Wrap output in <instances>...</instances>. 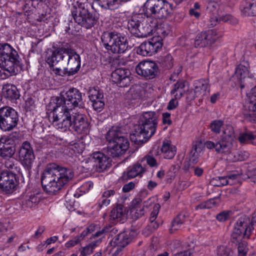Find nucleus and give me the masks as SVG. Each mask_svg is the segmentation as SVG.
Instances as JSON below:
<instances>
[{"label":"nucleus","instance_id":"4","mask_svg":"<svg viewBox=\"0 0 256 256\" xmlns=\"http://www.w3.org/2000/svg\"><path fill=\"white\" fill-rule=\"evenodd\" d=\"M158 114L155 112H144L140 117L138 124L134 126L130 138L136 144L142 145L146 142L156 132Z\"/></svg>","mask_w":256,"mask_h":256},{"label":"nucleus","instance_id":"20","mask_svg":"<svg viewBox=\"0 0 256 256\" xmlns=\"http://www.w3.org/2000/svg\"><path fill=\"white\" fill-rule=\"evenodd\" d=\"M50 54L46 56L45 60L49 66L51 74H54L56 76H58L61 77H69L74 76L68 68H64L63 69L55 68L54 65V62H56V63H58L61 60H58V58H57L58 56L54 54V52L52 49L50 50Z\"/></svg>","mask_w":256,"mask_h":256},{"label":"nucleus","instance_id":"17","mask_svg":"<svg viewBox=\"0 0 256 256\" xmlns=\"http://www.w3.org/2000/svg\"><path fill=\"white\" fill-rule=\"evenodd\" d=\"M136 71L138 74L146 80L155 78L159 74L157 64L151 60H143L140 62L136 67Z\"/></svg>","mask_w":256,"mask_h":256},{"label":"nucleus","instance_id":"26","mask_svg":"<svg viewBox=\"0 0 256 256\" xmlns=\"http://www.w3.org/2000/svg\"><path fill=\"white\" fill-rule=\"evenodd\" d=\"M96 226L94 224H91L88 226L80 236H77L72 240H70L66 244V246L68 248L74 246L78 244L88 234H91L95 230Z\"/></svg>","mask_w":256,"mask_h":256},{"label":"nucleus","instance_id":"43","mask_svg":"<svg viewBox=\"0 0 256 256\" xmlns=\"http://www.w3.org/2000/svg\"><path fill=\"white\" fill-rule=\"evenodd\" d=\"M22 10L25 13V15L29 16L34 12V8H32V0H26L22 7Z\"/></svg>","mask_w":256,"mask_h":256},{"label":"nucleus","instance_id":"5","mask_svg":"<svg viewBox=\"0 0 256 256\" xmlns=\"http://www.w3.org/2000/svg\"><path fill=\"white\" fill-rule=\"evenodd\" d=\"M71 10L76 23L86 29L98 24L100 14L88 0H74Z\"/></svg>","mask_w":256,"mask_h":256},{"label":"nucleus","instance_id":"64","mask_svg":"<svg viewBox=\"0 0 256 256\" xmlns=\"http://www.w3.org/2000/svg\"><path fill=\"white\" fill-rule=\"evenodd\" d=\"M194 166L190 162V160L184 162L183 169L186 172L189 171L190 169H194Z\"/></svg>","mask_w":256,"mask_h":256},{"label":"nucleus","instance_id":"1","mask_svg":"<svg viewBox=\"0 0 256 256\" xmlns=\"http://www.w3.org/2000/svg\"><path fill=\"white\" fill-rule=\"evenodd\" d=\"M174 9L166 0H147L144 4V14H132L128 20V29L136 37H148L152 33V28L146 24V16L165 20L172 16Z\"/></svg>","mask_w":256,"mask_h":256},{"label":"nucleus","instance_id":"48","mask_svg":"<svg viewBox=\"0 0 256 256\" xmlns=\"http://www.w3.org/2000/svg\"><path fill=\"white\" fill-rule=\"evenodd\" d=\"M220 20L224 22H228L232 24H236L238 23V20L230 14H226L220 18Z\"/></svg>","mask_w":256,"mask_h":256},{"label":"nucleus","instance_id":"45","mask_svg":"<svg viewBox=\"0 0 256 256\" xmlns=\"http://www.w3.org/2000/svg\"><path fill=\"white\" fill-rule=\"evenodd\" d=\"M88 94L90 100H94L96 96H100V94H104V92L98 86H94L89 90Z\"/></svg>","mask_w":256,"mask_h":256},{"label":"nucleus","instance_id":"16","mask_svg":"<svg viewBox=\"0 0 256 256\" xmlns=\"http://www.w3.org/2000/svg\"><path fill=\"white\" fill-rule=\"evenodd\" d=\"M19 184L17 174L14 172L0 171V190L6 194L14 192Z\"/></svg>","mask_w":256,"mask_h":256},{"label":"nucleus","instance_id":"42","mask_svg":"<svg viewBox=\"0 0 256 256\" xmlns=\"http://www.w3.org/2000/svg\"><path fill=\"white\" fill-rule=\"evenodd\" d=\"M12 47L6 42L0 43V62H2L3 56L12 50Z\"/></svg>","mask_w":256,"mask_h":256},{"label":"nucleus","instance_id":"60","mask_svg":"<svg viewBox=\"0 0 256 256\" xmlns=\"http://www.w3.org/2000/svg\"><path fill=\"white\" fill-rule=\"evenodd\" d=\"M135 184L133 182H130L128 184H125L122 188V191L124 192H130L134 188Z\"/></svg>","mask_w":256,"mask_h":256},{"label":"nucleus","instance_id":"61","mask_svg":"<svg viewBox=\"0 0 256 256\" xmlns=\"http://www.w3.org/2000/svg\"><path fill=\"white\" fill-rule=\"evenodd\" d=\"M238 250V256H246V251L242 244H239Z\"/></svg>","mask_w":256,"mask_h":256},{"label":"nucleus","instance_id":"54","mask_svg":"<svg viewBox=\"0 0 256 256\" xmlns=\"http://www.w3.org/2000/svg\"><path fill=\"white\" fill-rule=\"evenodd\" d=\"M248 156V154L246 152H238L234 155L235 160L238 161H243Z\"/></svg>","mask_w":256,"mask_h":256},{"label":"nucleus","instance_id":"31","mask_svg":"<svg viewBox=\"0 0 256 256\" xmlns=\"http://www.w3.org/2000/svg\"><path fill=\"white\" fill-rule=\"evenodd\" d=\"M185 82L184 80L178 81L174 86L172 89L171 90L170 93L174 95L175 98H180L184 94L185 90Z\"/></svg>","mask_w":256,"mask_h":256},{"label":"nucleus","instance_id":"58","mask_svg":"<svg viewBox=\"0 0 256 256\" xmlns=\"http://www.w3.org/2000/svg\"><path fill=\"white\" fill-rule=\"evenodd\" d=\"M132 168L133 170L136 172V174L138 176L142 174L145 171L144 168L140 164H134Z\"/></svg>","mask_w":256,"mask_h":256},{"label":"nucleus","instance_id":"27","mask_svg":"<svg viewBox=\"0 0 256 256\" xmlns=\"http://www.w3.org/2000/svg\"><path fill=\"white\" fill-rule=\"evenodd\" d=\"M242 14L246 16H256V0L244 1L240 7Z\"/></svg>","mask_w":256,"mask_h":256},{"label":"nucleus","instance_id":"35","mask_svg":"<svg viewBox=\"0 0 256 256\" xmlns=\"http://www.w3.org/2000/svg\"><path fill=\"white\" fill-rule=\"evenodd\" d=\"M220 196L210 198L205 202H202L196 206V210L212 208L220 202Z\"/></svg>","mask_w":256,"mask_h":256},{"label":"nucleus","instance_id":"34","mask_svg":"<svg viewBox=\"0 0 256 256\" xmlns=\"http://www.w3.org/2000/svg\"><path fill=\"white\" fill-rule=\"evenodd\" d=\"M157 62L164 70H169L173 66V58L170 54H166V56L160 58Z\"/></svg>","mask_w":256,"mask_h":256},{"label":"nucleus","instance_id":"15","mask_svg":"<svg viewBox=\"0 0 256 256\" xmlns=\"http://www.w3.org/2000/svg\"><path fill=\"white\" fill-rule=\"evenodd\" d=\"M253 225L252 221H250L248 217L240 218L234 226L232 238L238 242L242 238H248L254 230Z\"/></svg>","mask_w":256,"mask_h":256},{"label":"nucleus","instance_id":"56","mask_svg":"<svg viewBox=\"0 0 256 256\" xmlns=\"http://www.w3.org/2000/svg\"><path fill=\"white\" fill-rule=\"evenodd\" d=\"M159 226L160 223L157 220H154L152 222H150V224L148 225L146 230H149L150 233H152L156 230Z\"/></svg>","mask_w":256,"mask_h":256},{"label":"nucleus","instance_id":"47","mask_svg":"<svg viewBox=\"0 0 256 256\" xmlns=\"http://www.w3.org/2000/svg\"><path fill=\"white\" fill-rule=\"evenodd\" d=\"M36 108L35 101L32 97L28 98L25 100L24 108L28 111H31Z\"/></svg>","mask_w":256,"mask_h":256},{"label":"nucleus","instance_id":"11","mask_svg":"<svg viewBox=\"0 0 256 256\" xmlns=\"http://www.w3.org/2000/svg\"><path fill=\"white\" fill-rule=\"evenodd\" d=\"M20 134L12 132L0 137V158L4 160L12 158L16 152V146L18 142Z\"/></svg>","mask_w":256,"mask_h":256},{"label":"nucleus","instance_id":"57","mask_svg":"<svg viewBox=\"0 0 256 256\" xmlns=\"http://www.w3.org/2000/svg\"><path fill=\"white\" fill-rule=\"evenodd\" d=\"M219 180V184H214V185L217 186H221L228 184L227 176L217 177Z\"/></svg>","mask_w":256,"mask_h":256},{"label":"nucleus","instance_id":"63","mask_svg":"<svg viewBox=\"0 0 256 256\" xmlns=\"http://www.w3.org/2000/svg\"><path fill=\"white\" fill-rule=\"evenodd\" d=\"M178 106V102L174 99H172L168 102L167 108L168 110H172L176 108Z\"/></svg>","mask_w":256,"mask_h":256},{"label":"nucleus","instance_id":"29","mask_svg":"<svg viewBox=\"0 0 256 256\" xmlns=\"http://www.w3.org/2000/svg\"><path fill=\"white\" fill-rule=\"evenodd\" d=\"M203 146L202 143L196 142L192 145L190 152V161L195 166L198 162L200 154L202 150Z\"/></svg>","mask_w":256,"mask_h":256},{"label":"nucleus","instance_id":"38","mask_svg":"<svg viewBox=\"0 0 256 256\" xmlns=\"http://www.w3.org/2000/svg\"><path fill=\"white\" fill-rule=\"evenodd\" d=\"M40 202V198L35 195H30L29 197L22 202L24 206L27 208H32L38 204Z\"/></svg>","mask_w":256,"mask_h":256},{"label":"nucleus","instance_id":"51","mask_svg":"<svg viewBox=\"0 0 256 256\" xmlns=\"http://www.w3.org/2000/svg\"><path fill=\"white\" fill-rule=\"evenodd\" d=\"M207 10H209L210 12L215 11L220 6L219 4L214 0H208L207 1Z\"/></svg>","mask_w":256,"mask_h":256},{"label":"nucleus","instance_id":"18","mask_svg":"<svg viewBox=\"0 0 256 256\" xmlns=\"http://www.w3.org/2000/svg\"><path fill=\"white\" fill-rule=\"evenodd\" d=\"M216 30H210L198 34L194 40L195 48H202L212 46L218 38Z\"/></svg>","mask_w":256,"mask_h":256},{"label":"nucleus","instance_id":"49","mask_svg":"<svg viewBox=\"0 0 256 256\" xmlns=\"http://www.w3.org/2000/svg\"><path fill=\"white\" fill-rule=\"evenodd\" d=\"M92 106L94 110L97 112H100L103 110L104 106V100H100L99 102H92Z\"/></svg>","mask_w":256,"mask_h":256},{"label":"nucleus","instance_id":"3","mask_svg":"<svg viewBox=\"0 0 256 256\" xmlns=\"http://www.w3.org/2000/svg\"><path fill=\"white\" fill-rule=\"evenodd\" d=\"M55 101L50 102L46 106L49 118L56 116L58 111L65 114V112L70 113L76 108H81L84 105L82 92L74 88H70L66 92H61L60 96L56 98Z\"/></svg>","mask_w":256,"mask_h":256},{"label":"nucleus","instance_id":"39","mask_svg":"<svg viewBox=\"0 0 256 256\" xmlns=\"http://www.w3.org/2000/svg\"><path fill=\"white\" fill-rule=\"evenodd\" d=\"M185 220L184 214H180L177 216L173 220L172 223V228L170 230H177L180 226L184 224Z\"/></svg>","mask_w":256,"mask_h":256},{"label":"nucleus","instance_id":"44","mask_svg":"<svg viewBox=\"0 0 256 256\" xmlns=\"http://www.w3.org/2000/svg\"><path fill=\"white\" fill-rule=\"evenodd\" d=\"M4 166L7 169L4 170L14 172V173H16V172L18 171L20 169L17 164H15L14 162L10 160V159L6 160L4 163Z\"/></svg>","mask_w":256,"mask_h":256},{"label":"nucleus","instance_id":"2","mask_svg":"<svg viewBox=\"0 0 256 256\" xmlns=\"http://www.w3.org/2000/svg\"><path fill=\"white\" fill-rule=\"evenodd\" d=\"M72 169L51 163L44 170L41 176V184L44 190L49 194H56L72 179Z\"/></svg>","mask_w":256,"mask_h":256},{"label":"nucleus","instance_id":"30","mask_svg":"<svg viewBox=\"0 0 256 256\" xmlns=\"http://www.w3.org/2000/svg\"><path fill=\"white\" fill-rule=\"evenodd\" d=\"M239 142L244 144H251L256 146V136L251 132H246L240 134Z\"/></svg>","mask_w":256,"mask_h":256},{"label":"nucleus","instance_id":"40","mask_svg":"<svg viewBox=\"0 0 256 256\" xmlns=\"http://www.w3.org/2000/svg\"><path fill=\"white\" fill-rule=\"evenodd\" d=\"M74 22L72 20H65L62 24V29L66 34H69L76 35V32L75 30L71 29L73 27Z\"/></svg>","mask_w":256,"mask_h":256},{"label":"nucleus","instance_id":"32","mask_svg":"<svg viewBox=\"0 0 256 256\" xmlns=\"http://www.w3.org/2000/svg\"><path fill=\"white\" fill-rule=\"evenodd\" d=\"M161 151L164 154V158L168 159L173 158L176 152L175 146L166 142L163 143Z\"/></svg>","mask_w":256,"mask_h":256},{"label":"nucleus","instance_id":"52","mask_svg":"<svg viewBox=\"0 0 256 256\" xmlns=\"http://www.w3.org/2000/svg\"><path fill=\"white\" fill-rule=\"evenodd\" d=\"M138 175L136 174V172L133 170L132 168H129L127 173L124 172L122 176V178L124 180H127L128 179H130L134 178H135Z\"/></svg>","mask_w":256,"mask_h":256},{"label":"nucleus","instance_id":"14","mask_svg":"<svg viewBox=\"0 0 256 256\" xmlns=\"http://www.w3.org/2000/svg\"><path fill=\"white\" fill-rule=\"evenodd\" d=\"M17 154L20 162L30 173L36 158L33 148L30 142H24L20 146Z\"/></svg>","mask_w":256,"mask_h":256},{"label":"nucleus","instance_id":"19","mask_svg":"<svg viewBox=\"0 0 256 256\" xmlns=\"http://www.w3.org/2000/svg\"><path fill=\"white\" fill-rule=\"evenodd\" d=\"M110 160L107 156L100 152H94L90 158V162L94 171L100 172L110 168Z\"/></svg>","mask_w":256,"mask_h":256},{"label":"nucleus","instance_id":"33","mask_svg":"<svg viewBox=\"0 0 256 256\" xmlns=\"http://www.w3.org/2000/svg\"><path fill=\"white\" fill-rule=\"evenodd\" d=\"M126 212V208L122 204H117L116 206L110 212V219L116 220L122 218Z\"/></svg>","mask_w":256,"mask_h":256},{"label":"nucleus","instance_id":"24","mask_svg":"<svg viewBox=\"0 0 256 256\" xmlns=\"http://www.w3.org/2000/svg\"><path fill=\"white\" fill-rule=\"evenodd\" d=\"M132 237L133 235L130 234V232H124L116 236L110 240V244L113 247H120V250H121L122 248H124L130 242ZM118 250L119 248H118Z\"/></svg>","mask_w":256,"mask_h":256},{"label":"nucleus","instance_id":"59","mask_svg":"<svg viewBox=\"0 0 256 256\" xmlns=\"http://www.w3.org/2000/svg\"><path fill=\"white\" fill-rule=\"evenodd\" d=\"M170 114L168 112H164L162 114V122L164 124H168L170 125L172 124V122L170 118Z\"/></svg>","mask_w":256,"mask_h":256},{"label":"nucleus","instance_id":"13","mask_svg":"<svg viewBox=\"0 0 256 256\" xmlns=\"http://www.w3.org/2000/svg\"><path fill=\"white\" fill-rule=\"evenodd\" d=\"M19 120L18 112L12 107L4 106L0 108V128L8 132L16 128Z\"/></svg>","mask_w":256,"mask_h":256},{"label":"nucleus","instance_id":"46","mask_svg":"<svg viewBox=\"0 0 256 256\" xmlns=\"http://www.w3.org/2000/svg\"><path fill=\"white\" fill-rule=\"evenodd\" d=\"M232 213L231 210L222 211L216 215V218L220 222H224L230 218Z\"/></svg>","mask_w":256,"mask_h":256},{"label":"nucleus","instance_id":"28","mask_svg":"<svg viewBox=\"0 0 256 256\" xmlns=\"http://www.w3.org/2000/svg\"><path fill=\"white\" fill-rule=\"evenodd\" d=\"M2 94L4 98L11 101L16 100L20 96L17 88L13 84L5 85L2 88Z\"/></svg>","mask_w":256,"mask_h":256},{"label":"nucleus","instance_id":"25","mask_svg":"<svg viewBox=\"0 0 256 256\" xmlns=\"http://www.w3.org/2000/svg\"><path fill=\"white\" fill-rule=\"evenodd\" d=\"M194 98L207 96L210 94L208 80L200 79L194 81Z\"/></svg>","mask_w":256,"mask_h":256},{"label":"nucleus","instance_id":"37","mask_svg":"<svg viewBox=\"0 0 256 256\" xmlns=\"http://www.w3.org/2000/svg\"><path fill=\"white\" fill-rule=\"evenodd\" d=\"M142 92L140 88H136V86H132L130 88L128 92L127 97L132 102L133 100H136L140 99L142 96Z\"/></svg>","mask_w":256,"mask_h":256},{"label":"nucleus","instance_id":"10","mask_svg":"<svg viewBox=\"0 0 256 256\" xmlns=\"http://www.w3.org/2000/svg\"><path fill=\"white\" fill-rule=\"evenodd\" d=\"M234 138V132L232 126H228L223 131L220 140L214 142L206 141L204 146L208 149H214L218 154H228L230 152Z\"/></svg>","mask_w":256,"mask_h":256},{"label":"nucleus","instance_id":"22","mask_svg":"<svg viewBox=\"0 0 256 256\" xmlns=\"http://www.w3.org/2000/svg\"><path fill=\"white\" fill-rule=\"evenodd\" d=\"M130 72L128 68H116L111 74V80L119 87H126L130 83Z\"/></svg>","mask_w":256,"mask_h":256},{"label":"nucleus","instance_id":"8","mask_svg":"<svg viewBox=\"0 0 256 256\" xmlns=\"http://www.w3.org/2000/svg\"><path fill=\"white\" fill-rule=\"evenodd\" d=\"M106 138L108 142V152L112 158L123 154L129 148L128 138L122 132L120 128H111Z\"/></svg>","mask_w":256,"mask_h":256},{"label":"nucleus","instance_id":"12","mask_svg":"<svg viewBox=\"0 0 256 256\" xmlns=\"http://www.w3.org/2000/svg\"><path fill=\"white\" fill-rule=\"evenodd\" d=\"M0 65L4 70L7 71L10 74L8 76H6L4 74V76L2 77V79L6 78L9 76H15L22 70L21 59L16 50L12 46V50L3 56L2 62H0ZM0 76H2V75Z\"/></svg>","mask_w":256,"mask_h":256},{"label":"nucleus","instance_id":"55","mask_svg":"<svg viewBox=\"0 0 256 256\" xmlns=\"http://www.w3.org/2000/svg\"><path fill=\"white\" fill-rule=\"evenodd\" d=\"M92 248L88 244L82 248L80 250V256H87L93 252Z\"/></svg>","mask_w":256,"mask_h":256},{"label":"nucleus","instance_id":"7","mask_svg":"<svg viewBox=\"0 0 256 256\" xmlns=\"http://www.w3.org/2000/svg\"><path fill=\"white\" fill-rule=\"evenodd\" d=\"M52 50L61 61L67 60L68 70L73 75L80 70L81 65V58L76 50L68 42H60L58 44L52 46Z\"/></svg>","mask_w":256,"mask_h":256},{"label":"nucleus","instance_id":"41","mask_svg":"<svg viewBox=\"0 0 256 256\" xmlns=\"http://www.w3.org/2000/svg\"><path fill=\"white\" fill-rule=\"evenodd\" d=\"M223 124V120H216L211 122L210 124V128L212 132L216 134H219Z\"/></svg>","mask_w":256,"mask_h":256},{"label":"nucleus","instance_id":"23","mask_svg":"<svg viewBox=\"0 0 256 256\" xmlns=\"http://www.w3.org/2000/svg\"><path fill=\"white\" fill-rule=\"evenodd\" d=\"M162 44L159 40L154 39L144 42L136 48V53L142 56H150L162 48Z\"/></svg>","mask_w":256,"mask_h":256},{"label":"nucleus","instance_id":"21","mask_svg":"<svg viewBox=\"0 0 256 256\" xmlns=\"http://www.w3.org/2000/svg\"><path fill=\"white\" fill-rule=\"evenodd\" d=\"M233 78H237L238 84L240 86L242 89L248 86L254 81V76L250 73L248 67L242 64L236 68Z\"/></svg>","mask_w":256,"mask_h":256},{"label":"nucleus","instance_id":"53","mask_svg":"<svg viewBox=\"0 0 256 256\" xmlns=\"http://www.w3.org/2000/svg\"><path fill=\"white\" fill-rule=\"evenodd\" d=\"M105 2L106 9L112 10L115 6L119 4L120 0H105Z\"/></svg>","mask_w":256,"mask_h":256},{"label":"nucleus","instance_id":"36","mask_svg":"<svg viewBox=\"0 0 256 256\" xmlns=\"http://www.w3.org/2000/svg\"><path fill=\"white\" fill-rule=\"evenodd\" d=\"M248 107L249 112H244L245 118L250 122H256V102L250 103Z\"/></svg>","mask_w":256,"mask_h":256},{"label":"nucleus","instance_id":"50","mask_svg":"<svg viewBox=\"0 0 256 256\" xmlns=\"http://www.w3.org/2000/svg\"><path fill=\"white\" fill-rule=\"evenodd\" d=\"M160 207V205L158 204H154L153 208V210L150 214V222H152L153 221L156 220V219L157 218V216L158 214Z\"/></svg>","mask_w":256,"mask_h":256},{"label":"nucleus","instance_id":"6","mask_svg":"<svg viewBox=\"0 0 256 256\" xmlns=\"http://www.w3.org/2000/svg\"><path fill=\"white\" fill-rule=\"evenodd\" d=\"M66 112L64 114L58 111V114L52 118V122L56 123L58 129L63 131L72 130L78 134H84L89 132L90 124L85 116L76 114L72 116L70 113Z\"/></svg>","mask_w":256,"mask_h":256},{"label":"nucleus","instance_id":"62","mask_svg":"<svg viewBox=\"0 0 256 256\" xmlns=\"http://www.w3.org/2000/svg\"><path fill=\"white\" fill-rule=\"evenodd\" d=\"M147 164L150 166L153 167L157 164L156 160L151 156H148L146 158Z\"/></svg>","mask_w":256,"mask_h":256},{"label":"nucleus","instance_id":"9","mask_svg":"<svg viewBox=\"0 0 256 256\" xmlns=\"http://www.w3.org/2000/svg\"><path fill=\"white\" fill-rule=\"evenodd\" d=\"M101 40L104 48L114 54H123L131 48L128 46L126 36L115 30L104 32L101 36Z\"/></svg>","mask_w":256,"mask_h":256}]
</instances>
